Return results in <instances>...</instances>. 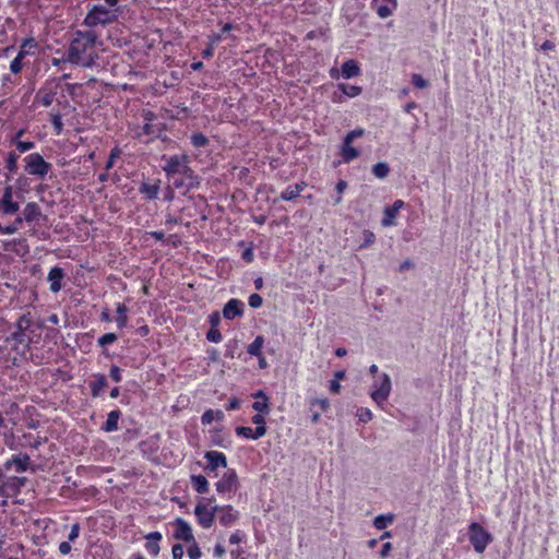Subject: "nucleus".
Instances as JSON below:
<instances>
[{
    "label": "nucleus",
    "mask_w": 559,
    "mask_h": 559,
    "mask_svg": "<svg viewBox=\"0 0 559 559\" xmlns=\"http://www.w3.org/2000/svg\"><path fill=\"white\" fill-rule=\"evenodd\" d=\"M97 34L94 31H76L67 51V60L72 64L92 68L98 59L95 49Z\"/></svg>",
    "instance_id": "nucleus-1"
},
{
    "label": "nucleus",
    "mask_w": 559,
    "mask_h": 559,
    "mask_svg": "<svg viewBox=\"0 0 559 559\" xmlns=\"http://www.w3.org/2000/svg\"><path fill=\"white\" fill-rule=\"evenodd\" d=\"M468 538L477 554H483L487 546L493 540L492 535L477 522L469 524Z\"/></svg>",
    "instance_id": "nucleus-2"
},
{
    "label": "nucleus",
    "mask_w": 559,
    "mask_h": 559,
    "mask_svg": "<svg viewBox=\"0 0 559 559\" xmlns=\"http://www.w3.org/2000/svg\"><path fill=\"white\" fill-rule=\"evenodd\" d=\"M117 19L115 11L108 10L103 5H94L86 14L83 24L87 27L107 25Z\"/></svg>",
    "instance_id": "nucleus-3"
},
{
    "label": "nucleus",
    "mask_w": 559,
    "mask_h": 559,
    "mask_svg": "<svg viewBox=\"0 0 559 559\" xmlns=\"http://www.w3.org/2000/svg\"><path fill=\"white\" fill-rule=\"evenodd\" d=\"M164 159L166 163L163 166V169L166 173L168 180H171V178L179 176L180 174H187L188 170H191L189 166V157L185 154L174 155L168 158L164 157Z\"/></svg>",
    "instance_id": "nucleus-4"
},
{
    "label": "nucleus",
    "mask_w": 559,
    "mask_h": 559,
    "mask_svg": "<svg viewBox=\"0 0 559 559\" xmlns=\"http://www.w3.org/2000/svg\"><path fill=\"white\" fill-rule=\"evenodd\" d=\"M24 160L25 171L39 178H44L51 169V164L46 162L39 153H32Z\"/></svg>",
    "instance_id": "nucleus-5"
},
{
    "label": "nucleus",
    "mask_w": 559,
    "mask_h": 559,
    "mask_svg": "<svg viewBox=\"0 0 559 559\" xmlns=\"http://www.w3.org/2000/svg\"><path fill=\"white\" fill-rule=\"evenodd\" d=\"M217 509L218 506L210 507L203 501H200L194 509V514L198 519L199 524L204 528L211 527L214 523L215 513Z\"/></svg>",
    "instance_id": "nucleus-6"
},
{
    "label": "nucleus",
    "mask_w": 559,
    "mask_h": 559,
    "mask_svg": "<svg viewBox=\"0 0 559 559\" xmlns=\"http://www.w3.org/2000/svg\"><path fill=\"white\" fill-rule=\"evenodd\" d=\"M168 181L173 188L182 189L185 193L198 188L200 185L199 178L195 176L192 169L188 170L187 174H180L179 176H176Z\"/></svg>",
    "instance_id": "nucleus-7"
},
{
    "label": "nucleus",
    "mask_w": 559,
    "mask_h": 559,
    "mask_svg": "<svg viewBox=\"0 0 559 559\" xmlns=\"http://www.w3.org/2000/svg\"><path fill=\"white\" fill-rule=\"evenodd\" d=\"M391 379L389 377L388 373H382L381 374V381L378 383V381H376L373 383V390L371 392V399L379 405H381L382 403H384L389 395H390V392H391Z\"/></svg>",
    "instance_id": "nucleus-8"
},
{
    "label": "nucleus",
    "mask_w": 559,
    "mask_h": 559,
    "mask_svg": "<svg viewBox=\"0 0 559 559\" xmlns=\"http://www.w3.org/2000/svg\"><path fill=\"white\" fill-rule=\"evenodd\" d=\"M32 325V316L29 312L22 314L15 326L16 331L11 333V335L5 337V342L9 343L10 341H14L16 344H24L25 343V332L29 329Z\"/></svg>",
    "instance_id": "nucleus-9"
},
{
    "label": "nucleus",
    "mask_w": 559,
    "mask_h": 559,
    "mask_svg": "<svg viewBox=\"0 0 559 559\" xmlns=\"http://www.w3.org/2000/svg\"><path fill=\"white\" fill-rule=\"evenodd\" d=\"M238 476L235 469H227L216 483V490L221 493L233 492L238 488Z\"/></svg>",
    "instance_id": "nucleus-10"
},
{
    "label": "nucleus",
    "mask_w": 559,
    "mask_h": 559,
    "mask_svg": "<svg viewBox=\"0 0 559 559\" xmlns=\"http://www.w3.org/2000/svg\"><path fill=\"white\" fill-rule=\"evenodd\" d=\"M361 93V87L341 83L336 86V90L333 92L332 99L333 102H343L346 98H353L358 96Z\"/></svg>",
    "instance_id": "nucleus-11"
},
{
    "label": "nucleus",
    "mask_w": 559,
    "mask_h": 559,
    "mask_svg": "<svg viewBox=\"0 0 559 559\" xmlns=\"http://www.w3.org/2000/svg\"><path fill=\"white\" fill-rule=\"evenodd\" d=\"M20 209L17 202L12 199V187L7 186L3 191V195L0 199V211L5 215L15 214Z\"/></svg>",
    "instance_id": "nucleus-12"
},
{
    "label": "nucleus",
    "mask_w": 559,
    "mask_h": 559,
    "mask_svg": "<svg viewBox=\"0 0 559 559\" xmlns=\"http://www.w3.org/2000/svg\"><path fill=\"white\" fill-rule=\"evenodd\" d=\"M176 530L174 532V537L178 540H183L187 543L193 542L195 538L192 534L191 526L183 519L178 518L174 522Z\"/></svg>",
    "instance_id": "nucleus-13"
},
{
    "label": "nucleus",
    "mask_w": 559,
    "mask_h": 559,
    "mask_svg": "<svg viewBox=\"0 0 559 559\" xmlns=\"http://www.w3.org/2000/svg\"><path fill=\"white\" fill-rule=\"evenodd\" d=\"M22 214L26 223H38L40 219H47V216L43 214L39 205L35 202H28L23 209Z\"/></svg>",
    "instance_id": "nucleus-14"
},
{
    "label": "nucleus",
    "mask_w": 559,
    "mask_h": 559,
    "mask_svg": "<svg viewBox=\"0 0 559 559\" xmlns=\"http://www.w3.org/2000/svg\"><path fill=\"white\" fill-rule=\"evenodd\" d=\"M207 461L206 469L214 472L219 467L225 468L227 466V459L224 453L218 451H207L204 455Z\"/></svg>",
    "instance_id": "nucleus-15"
},
{
    "label": "nucleus",
    "mask_w": 559,
    "mask_h": 559,
    "mask_svg": "<svg viewBox=\"0 0 559 559\" xmlns=\"http://www.w3.org/2000/svg\"><path fill=\"white\" fill-rule=\"evenodd\" d=\"M243 313V302L239 299H230L223 308V316L226 320H233L241 317Z\"/></svg>",
    "instance_id": "nucleus-16"
},
{
    "label": "nucleus",
    "mask_w": 559,
    "mask_h": 559,
    "mask_svg": "<svg viewBox=\"0 0 559 559\" xmlns=\"http://www.w3.org/2000/svg\"><path fill=\"white\" fill-rule=\"evenodd\" d=\"M216 512L219 513V523L223 526L233 525L239 518L238 511H235L231 506L218 507Z\"/></svg>",
    "instance_id": "nucleus-17"
},
{
    "label": "nucleus",
    "mask_w": 559,
    "mask_h": 559,
    "mask_svg": "<svg viewBox=\"0 0 559 559\" xmlns=\"http://www.w3.org/2000/svg\"><path fill=\"white\" fill-rule=\"evenodd\" d=\"M64 271L59 266H53L48 273V282L50 283V292L58 293L62 287V280L64 278Z\"/></svg>",
    "instance_id": "nucleus-18"
},
{
    "label": "nucleus",
    "mask_w": 559,
    "mask_h": 559,
    "mask_svg": "<svg viewBox=\"0 0 559 559\" xmlns=\"http://www.w3.org/2000/svg\"><path fill=\"white\" fill-rule=\"evenodd\" d=\"M341 73L344 79H352L360 74V68L356 60H346L341 67Z\"/></svg>",
    "instance_id": "nucleus-19"
},
{
    "label": "nucleus",
    "mask_w": 559,
    "mask_h": 559,
    "mask_svg": "<svg viewBox=\"0 0 559 559\" xmlns=\"http://www.w3.org/2000/svg\"><path fill=\"white\" fill-rule=\"evenodd\" d=\"M146 550L154 557L159 554V545L158 542L162 539V534L159 532L148 533L146 536Z\"/></svg>",
    "instance_id": "nucleus-20"
},
{
    "label": "nucleus",
    "mask_w": 559,
    "mask_h": 559,
    "mask_svg": "<svg viewBox=\"0 0 559 559\" xmlns=\"http://www.w3.org/2000/svg\"><path fill=\"white\" fill-rule=\"evenodd\" d=\"M31 464V457L28 454H19L14 455L10 461L7 462L5 466L10 467L14 465L17 472H25Z\"/></svg>",
    "instance_id": "nucleus-21"
},
{
    "label": "nucleus",
    "mask_w": 559,
    "mask_h": 559,
    "mask_svg": "<svg viewBox=\"0 0 559 559\" xmlns=\"http://www.w3.org/2000/svg\"><path fill=\"white\" fill-rule=\"evenodd\" d=\"M121 416V412L119 409L111 411L107 415V419L104 423L102 429L106 432L116 431L118 429V420Z\"/></svg>",
    "instance_id": "nucleus-22"
},
{
    "label": "nucleus",
    "mask_w": 559,
    "mask_h": 559,
    "mask_svg": "<svg viewBox=\"0 0 559 559\" xmlns=\"http://www.w3.org/2000/svg\"><path fill=\"white\" fill-rule=\"evenodd\" d=\"M359 155L360 152L352 143L343 141L341 156L345 163L356 159Z\"/></svg>",
    "instance_id": "nucleus-23"
},
{
    "label": "nucleus",
    "mask_w": 559,
    "mask_h": 559,
    "mask_svg": "<svg viewBox=\"0 0 559 559\" xmlns=\"http://www.w3.org/2000/svg\"><path fill=\"white\" fill-rule=\"evenodd\" d=\"M305 187L306 185L304 182L289 186L281 193V199L285 201H290L298 197L300 192L305 189Z\"/></svg>",
    "instance_id": "nucleus-24"
},
{
    "label": "nucleus",
    "mask_w": 559,
    "mask_h": 559,
    "mask_svg": "<svg viewBox=\"0 0 559 559\" xmlns=\"http://www.w3.org/2000/svg\"><path fill=\"white\" fill-rule=\"evenodd\" d=\"M107 385V379L104 374H96L95 380L90 383L91 393L94 397L98 396L102 390Z\"/></svg>",
    "instance_id": "nucleus-25"
},
{
    "label": "nucleus",
    "mask_w": 559,
    "mask_h": 559,
    "mask_svg": "<svg viewBox=\"0 0 559 559\" xmlns=\"http://www.w3.org/2000/svg\"><path fill=\"white\" fill-rule=\"evenodd\" d=\"M395 515L393 513L379 514L373 519V526L381 531L388 527L391 523H393Z\"/></svg>",
    "instance_id": "nucleus-26"
},
{
    "label": "nucleus",
    "mask_w": 559,
    "mask_h": 559,
    "mask_svg": "<svg viewBox=\"0 0 559 559\" xmlns=\"http://www.w3.org/2000/svg\"><path fill=\"white\" fill-rule=\"evenodd\" d=\"M191 483L193 488L199 493H205L209 490L207 479L203 475H192Z\"/></svg>",
    "instance_id": "nucleus-27"
},
{
    "label": "nucleus",
    "mask_w": 559,
    "mask_h": 559,
    "mask_svg": "<svg viewBox=\"0 0 559 559\" xmlns=\"http://www.w3.org/2000/svg\"><path fill=\"white\" fill-rule=\"evenodd\" d=\"M371 173L374 177L379 179H384L388 177L390 173L389 164L385 162H379L372 166Z\"/></svg>",
    "instance_id": "nucleus-28"
},
{
    "label": "nucleus",
    "mask_w": 559,
    "mask_h": 559,
    "mask_svg": "<svg viewBox=\"0 0 559 559\" xmlns=\"http://www.w3.org/2000/svg\"><path fill=\"white\" fill-rule=\"evenodd\" d=\"M263 344L264 338L261 335L257 336L254 341L248 346V354L254 357H261Z\"/></svg>",
    "instance_id": "nucleus-29"
},
{
    "label": "nucleus",
    "mask_w": 559,
    "mask_h": 559,
    "mask_svg": "<svg viewBox=\"0 0 559 559\" xmlns=\"http://www.w3.org/2000/svg\"><path fill=\"white\" fill-rule=\"evenodd\" d=\"M224 418V413L221 409L213 411L207 409L203 413L201 417V421L203 425H210L214 419L222 420Z\"/></svg>",
    "instance_id": "nucleus-30"
},
{
    "label": "nucleus",
    "mask_w": 559,
    "mask_h": 559,
    "mask_svg": "<svg viewBox=\"0 0 559 559\" xmlns=\"http://www.w3.org/2000/svg\"><path fill=\"white\" fill-rule=\"evenodd\" d=\"M251 420L254 425H257L254 429L255 436L263 437L266 433V426L263 414H255L254 416H252Z\"/></svg>",
    "instance_id": "nucleus-31"
},
{
    "label": "nucleus",
    "mask_w": 559,
    "mask_h": 559,
    "mask_svg": "<svg viewBox=\"0 0 559 559\" xmlns=\"http://www.w3.org/2000/svg\"><path fill=\"white\" fill-rule=\"evenodd\" d=\"M158 191H159L158 185H151L147 182H143L140 187V192L145 194L150 200L156 199Z\"/></svg>",
    "instance_id": "nucleus-32"
},
{
    "label": "nucleus",
    "mask_w": 559,
    "mask_h": 559,
    "mask_svg": "<svg viewBox=\"0 0 559 559\" xmlns=\"http://www.w3.org/2000/svg\"><path fill=\"white\" fill-rule=\"evenodd\" d=\"M397 213L395 212V209H392L390 205L385 206L383 218L381 221L382 226L389 227L395 225V218Z\"/></svg>",
    "instance_id": "nucleus-33"
},
{
    "label": "nucleus",
    "mask_w": 559,
    "mask_h": 559,
    "mask_svg": "<svg viewBox=\"0 0 559 559\" xmlns=\"http://www.w3.org/2000/svg\"><path fill=\"white\" fill-rule=\"evenodd\" d=\"M127 312H128V308L124 304H118L117 306V325L119 329H123L126 325H127V321H128V318H127Z\"/></svg>",
    "instance_id": "nucleus-34"
},
{
    "label": "nucleus",
    "mask_w": 559,
    "mask_h": 559,
    "mask_svg": "<svg viewBox=\"0 0 559 559\" xmlns=\"http://www.w3.org/2000/svg\"><path fill=\"white\" fill-rule=\"evenodd\" d=\"M235 431H236L237 436H241V437H245V438H248V439L258 440V439L261 438V437H257L255 436V430H253L250 427L239 426V427L236 428Z\"/></svg>",
    "instance_id": "nucleus-35"
},
{
    "label": "nucleus",
    "mask_w": 559,
    "mask_h": 559,
    "mask_svg": "<svg viewBox=\"0 0 559 559\" xmlns=\"http://www.w3.org/2000/svg\"><path fill=\"white\" fill-rule=\"evenodd\" d=\"M356 416L358 417V420L364 424H367L372 419V413L367 407H359L357 409Z\"/></svg>",
    "instance_id": "nucleus-36"
},
{
    "label": "nucleus",
    "mask_w": 559,
    "mask_h": 559,
    "mask_svg": "<svg viewBox=\"0 0 559 559\" xmlns=\"http://www.w3.org/2000/svg\"><path fill=\"white\" fill-rule=\"evenodd\" d=\"M252 408L260 414H269L270 413V406H269V399H264L261 401H255L252 404Z\"/></svg>",
    "instance_id": "nucleus-37"
},
{
    "label": "nucleus",
    "mask_w": 559,
    "mask_h": 559,
    "mask_svg": "<svg viewBox=\"0 0 559 559\" xmlns=\"http://www.w3.org/2000/svg\"><path fill=\"white\" fill-rule=\"evenodd\" d=\"M373 7L377 11V14L381 17V19H386L388 16H390L392 14V8H390L389 5L386 4H379L377 5V2L373 1Z\"/></svg>",
    "instance_id": "nucleus-38"
},
{
    "label": "nucleus",
    "mask_w": 559,
    "mask_h": 559,
    "mask_svg": "<svg viewBox=\"0 0 559 559\" xmlns=\"http://www.w3.org/2000/svg\"><path fill=\"white\" fill-rule=\"evenodd\" d=\"M347 181L344 179H340L335 186V190L337 192V197L334 199V203L338 204L342 201V193L347 189Z\"/></svg>",
    "instance_id": "nucleus-39"
},
{
    "label": "nucleus",
    "mask_w": 559,
    "mask_h": 559,
    "mask_svg": "<svg viewBox=\"0 0 559 559\" xmlns=\"http://www.w3.org/2000/svg\"><path fill=\"white\" fill-rule=\"evenodd\" d=\"M191 143L193 144V146L195 147H203L205 146L207 143H209V140L207 138L202 134V133H194L192 136H191Z\"/></svg>",
    "instance_id": "nucleus-40"
},
{
    "label": "nucleus",
    "mask_w": 559,
    "mask_h": 559,
    "mask_svg": "<svg viewBox=\"0 0 559 559\" xmlns=\"http://www.w3.org/2000/svg\"><path fill=\"white\" fill-rule=\"evenodd\" d=\"M412 84L417 88H426L429 82L421 74L414 73L412 75Z\"/></svg>",
    "instance_id": "nucleus-41"
},
{
    "label": "nucleus",
    "mask_w": 559,
    "mask_h": 559,
    "mask_svg": "<svg viewBox=\"0 0 559 559\" xmlns=\"http://www.w3.org/2000/svg\"><path fill=\"white\" fill-rule=\"evenodd\" d=\"M118 336L115 333H106L103 336H100L97 341L99 346H106L109 344H112L117 341Z\"/></svg>",
    "instance_id": "nucleus-42"
},
{
    "label": "nucleus",
    "mask_w": 559,
    "mask_h": 559,
    "mask_svg": "<svg viewBox=\"0 0 559 559\" xmlns=\"http://www.w3.org/2000/svg\"><path fill=\"white\" fill-rule=\"evenodd\" d=\"M190 546L188 548V556L190 559H200L201 557V550L195 542V539L193 542H190L189 543Z\"/></svg>",
    "instance_id": "nucleus-43"
},
{
    "label": "nucleus",
    "mask_w": 559,
    "mask_h": 559,
    "mask_svg": "<svg viewBox=\"0 0 559 559\" xmlns=\"http://www.w3.org/2000/svg\"><path fill=\"white\" fill-rule=\"evenodd\" d=\"M121 151L118 147H114L109 154V157L106 162L105 169L106 171L114 167L116 158L119 157Z\"/></svg>",
    "instance_id": "nucleus-44"
},
{
    "label": "nucleus",
    "mask_w": 559,
    "mask_h": 559,
    "mask_svg": "<svg viewBox=\"0 0 559 559\" xmlns=\"http://www.w3.org/2000/svg\"><path fill=\"white\" fill-rule=\"evenodd\" d=\"M365 133V130L361 129V128H357V129H354L352 131H349L345 136H344V142H349V143H353V141L355 139H358L360 136H362Z\"/></svg>",
    "instance_id": "nucleus-45"
},
{
    "label": "nucleus",
    "mask_w": 559,
    "mask_h": 559,
    "mask_svg": "<svg viewBox=\"0 0 559 559\" xmlns=\"http://www.w3.org/2000/svg\"><path fill=\"white\" fill-rule=\"evenodd\" d=\"M51 124L57 134H60L63 130V123L59 114L51 115Z\"/></svg>",
    "instance_id": "nucleus-46"
},
{
    "label": "nucleus",
    "mask_w": 559,
    "mask_h": 559,
    "mask_svg": "<svg viewBox=\"0 0 559 559\" xmlns=\"http://www.w3.org/2000/svg\"><path fill=\"white\" fill-rule=\"evenodd\" d=\"M7 168L11 171V173H15L16 169H17V155L14 154V153H9L8 155V158H7Z\"/></svg>",
    "instance_id": "nucleus-47"
},
{
    "label": "nucleus",
    "mask_w": 559,
    "mask_h": 559,
    "mask_svg": "<svg viewBox=\"0 0 559 559\" xmlns=\"http://www.w3.org/2000/svg\"><path fill=\"white\" fill-rule=\"evenodd\" d=\"M362 238H364V241L360 245L361 248L372 245L376 240L374 234L368 229H365L362 231Z\"/></svg>",
    "instance_id": "nucleus-48"
},
{
    "label": "nucleus",
    "mask_w": 559,
    "mask_h": 559,
    "mask_svg": "<svg viewBox=\"0 0 559 559\" xmlns=\"http://www.w3.org/2000/svg\"><path fill=\"white\" fill-rule=\"evenodd\" d=\"M206 338L213 343H219L222 341V334L216 328H211L206 333Z\"/></svg>",
    "instance_id": "nucleus-49"
},
{
    "label": "nucleus",
    "mask_w": 559,
    "mask_h": 559,
    "mask_svg": "<svg viewBox=\"0 0 559 559\" xmlns=\"http://www.w3.org/2000/svg\"><path fill=\"white\" fill-rule=\"evenodd\" d=\"M248 302L251 308H259L262 306L263 299L259 294L254 293L249 296Z\"/></svg>",
    "instance_id": "nucleus-50"
},
{
    "label": "nucleus",
    "mask_w": 559,
    "mask_h": 559,
    "mask_svg": "<svg viewBox=\"0 0 559 559\" xmlns=\"http://www.w3.org/2000/svg\"><path fill=\"white\" fill-rule=\"evenodd\" d=\"M35 143L34 142H31V141H19L16 143V148L20 151V152H26V151H29L34 147Z\"/></svg>",
    "instance_id": "nucleus-51"
},
{
    "label": "nucleus",
    "mask_w": 559,
    "mask_h": 559,
    "mask_svg": "<svg viewBox=\"0 0 559 559\" xmlns=\"http://www.w3.org/2000/svg\"><path fill=\"white\" fill-rule=\"evenodd\" d=\"M173 558L174 559H182L183 557V547L181 544H175L171 549Z\"/></svg>",
    "instance_id": "nucleus-52"
},
{
    "label": "nucleus",
    "mask_w": 559,
    "mask_h": 559,
    "mask_svg": "<svg viewBox=\"0 0 559 559\" xmlns=\"http://www.w3.org/2000/svg\"><path fill=\"white\" fill-rule=\"evenodd\" d=\"M110 378L115 381V382H120L121 381V370L118 366H111L110 367Z\"/></svg>",
    "instance_id": "nucleus-53"
},
{
    "label": "nucleus",
    "mask_w": 559,
    "mask_h": 559,
    "mask_svg": "<svg viewBox=\"0 0 559 559\" xmlns=\"http://www.w3.org/2000/svg\"><path fill=\"white\" fill-rule=\"evenodd\" d=\"M22 60H20V58H14L12 61H11V64H10V70L12 73L16 74L19 72H21L22 70Z\"/></svg>",
    "instance_id": "nucleus-54"
},
{
    "label": "nucleus",
    "mask_w": 559,
    "mask_h": 559,
    "mask_svg": "<svg viewBox=\"0 0 559 559\" xmlns=\"http://www.w3.org/2000/svg\"><path fill=\"white\" fill-rule=\"evenodd\" d=\"M79 533H80V524L79 523H74L72 526H71V531H70V534H69V542H73L74 539L78 538L79 536Z\"/></svg>",
    "instance_id": "nucleus-55"
},
{
    "label": "nucleus",
    "mask_w": 559,
    "mask_h": 559,
    "mask_svg": "<svg viewBox=\"0 0 559 559\" xmlns=\"http://www.w3.org/2000/svg\"><path fill=\"white\" fill-rule=\"evenodd\" d=\"M392 548L393 547H392V544L390 542L384 543L382 545V548H381L380 552H379L380 557L381 558H386L390 555Z\"/></svg>",
    "instance_id": "nucleus-56"
},
{
    "label": "nucleus",
    "mask_w": 559,
    "mask_h": 559,
    "mask_svg": "<svg viewBox=\"0 0 559 559\" xmlns=\"http://www.w3.org/2000/svg\"><path fill=\"white\" fill-rule=\"evenodd\" d=\"M16 230H17V226H16V225L2 226V225L0 224V234H4V235H12V234H14Z\"/></svg>",
    "instance_id": "nucleus-57"
},
{
    "label": "nucleus",
    "mask_w": 559,
    "mask_h": 559,
    "mask_svg": "<svg viewBox=\"0 0 559 559\" xmlns=\"http://www.w3.org/2000/svg\"><path fill=\"white\" fill-rule=\"evenodd\" d=\"M53 100V94L52 93H46L40 97V103L48 107L52 104Z\"/></svg>",
    "instance_id": "nucleus-58"
},
{
    "label": "nucleus",
    "mask_w": 559,
    "mask_h": 559,
    "mask_svg": "<svg viewBox=\"0 0 559 559\" xmlns=\"http://www.w3.org/2000/svg\"><path fill=\"white\" fill-rule=\"evenodd\" d=\"M240 406V401L237 397H233L229 400L228 404L226 405V408L228 411H235L238 409Z\"/></svg>",
    "instance_id": "nucleus-59"
},
{
    "label": "nucleus",
    "mask_w": 559,
    "mask_h": 559,
    "mask_svg": "<svg viewBox=\"0 0 559 559\" xmlns=\"http://www.w3.org/2000/svg\"><path fill=\"white\" fill-rule=\"evenodd\" d=\"M221 322V317H219V313L218 312H213L211 316H210V323H211V328H216L218 325V323Z\"/></svg>",
    "instance_id": "nucleus-60"
},
{
    "label": "nucleus",
    "mask_w": 559,
    "mask_h": 559,
    "mask_svg": "<svg viewBox=\"0 0 559 559\" xmlns=\"http://www.w3.org/2000/svg\"><path fill=\"white\" fill-rule=\"evenodd\" d=\"M329 389H330L331 393L337 394V393H340L341 384H340V382H337L336 380L333 379V380L330 381Z\"/></svg>",
    "instance_id": "nucleus-61"
},
{
    "label": "nucleus",
    "mask_w": 559,
    "mask_h": 559,
    "mask_svg": "<svg viewBox=\"0 0 559 559\" xmlns=\"http://www.w3.org/2000/svg\"><path fill=\"white\" fill-rule=\"evenodd\" d=\"M59 551L62 554V555H68L70 551H71V545L69 542H62L60 543L59 545Z\"/></svg>",
    "instance_id": "nucleus-62"
},
{
    "label": "nucleus",
    "mask_w": 559,
    "mask_h": 559,
    "mask_svg": "<svg viewBox=\"0 0 559 559\" xmlns=\"http://www.w3.org/2000/svg\"><path fill=\"white\" fill-rule=\"evenodd\" d=\"M225 552H226V550L223 545H221V544L215 545V547H214V556L215 557L221 558L225 555Z\"/></svg>",
    "instance_id": "nucleus-63"
},
{
    "label": "nucleus",
    "mask_w": 559,
    "mask_h": 559,
    "mask_svg": "<svg viewBox=\"0 0 559 559\" xmlns=\"http://www.w3.org/2000/svg\"><path fill=\"white\" fill-rule=\"evenodd\" d=\"M242 537H243L242 534H240L239 532H236V533L230 535L229 543L230 544H238V543H240L242 540Z\"/></svg>",
    "instance_id": "nucleus-64"
}]
</instances>
